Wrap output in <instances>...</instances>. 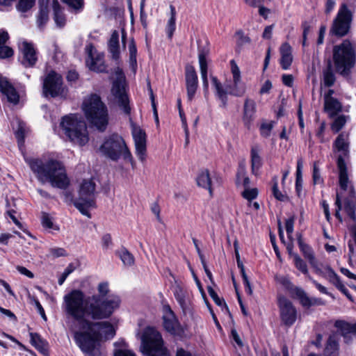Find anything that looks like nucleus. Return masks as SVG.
<instances>
[{
	"mask_svg": "<svg viewBox=\"0 0 356 356\" xmlns=\"http://www.w3.org/2000/svg\"><path fill=\"white\" fill-rule=\"evenodd\" d=\"M50 252L54 257H64L66 255L65 250L61 248L51 249Z\"/></svg>",
	"mask_w": 356,
	"mask_h": 356,
	"instance_id": "nucleus-63",
	"label": "nucleus"
},
{
	"mask_svg": "<svg viewBox=\"0 0 356 356\" xmlns=\"http://www.w3.org/2000/svg\"><path fill=\"white\" fill-rule=\"evenodd\" d=\"M260 147L258 145H254L251 148V168L253 174L257 175L259 168L262 165V160L260 156Z\"/></svg>",
	"mask_w": 356,
	"mask_h": 356,
	"instance_id": "nucleus-24",
	"label": "nucleus"
},
{
	"mask_svg": "<svg viewBox=\"0 0 356 356\" xmlns=\"http://www.w3.org/2000/svg\"><path fill=\"white\" fill-rule=\"evenodd\" d=\"M236 51H240L243 47L251 42L250 38L245 35L242 31H238L236 33Z\"/></svg>",
	"mask_w": 356,
	"mask_h": 356,
	"instance_id": "nucleus-38",
	"label": "nucleus"
},
{
	"mask_svg": "<svg viewBox=\"0 0 356 356\" xmlns=\"http://www.w3.org/2000/svg\"><path fill=\"white\" fill-rule=\"evenodd\" d=\"M207 291H208L209 295L210 296V297L213 299V300L215 302V303L217 305L224 306L226 308V309H228V307H227L225 300L218 297V294L216 293V292L214 291V289L212 287L208 286Z\"/></svg>",
	"mask_w": 356,
	"mask_h": 356,
	"instance_id": "nucleus-46",
	"label": "nucleus"
},
{
	"mask_svg": "<svg viewBox=\"0 0 356 356\" xmlns=\"http://www.w3.org/2000/svg\"><path fill=\"white\" fill-rule=\"evenodd\" d=\"M292 293L300 300V304L305 307H310L312 306L324 305L325 301L321 298L309 297L306 292L299 287H295L292 290Z\"/></svg>",
	"mask_w": 356,
	"mask_h": 356,
	"instance_id": "nucleus-17",
	"label": "nucleus"
},
{
	"mask_svg": "<svg viewBox=\"0 0 356 356\" xmlns=\"http://www.w3.org/2000/svg\"><path fill=\"white\" fill-rule=\"evenodd\" d=\"M14 54V51H13V49L6 45V44H3L1 46H0V58L1 59H5V58H10L13 56Z\"/></svg>",
	"mask_w": 356,
	"mask_h": 356,
	"instance_id": "nucleus-52",
	"label": "nucleus"
},
{
	"mask_svg": "<svg viewBox=\"0 0 356 356\" xmlns=\"http://www.w3.org/2000/svg\"><path fill=\"white\" fill-rule=\"evenodd\" d=\"M197 184L199 186L208 189L210 195L212 196L211 181L208 170H204L198 175Z\"/></svg>",
	"mask_w": 356,
	"mask_h": 356,
	"instance_id": "nucleus-30",
	"label": "nucleus"
},
{
	"mask_svg": "<svg viewBox=\"0 0 356 356\" xmlns=\"http://www.w3.org/2000/svg\"><path fill=\"white\" fill-rule=\"evenodd\" d=\"M257 105L254 99L246 97L243 108V122L245 126L250 129L251 123L255 118Z\"/></svg>",
	"mask_w": 356,
	"mask_h": 356,
	"instance_id": "nucleus-19",
	"label": "nucleus"
},
{
	"mask_svg": "<svg viewBox=\"0 0 356 356\" xmlns=\"http://www.w3.org/2000/svg\"><path fill=\"white\" fill-rule=\"evenodd\" d=\"M30 337L31 344L40 352L43 354H46L47 353V345L46 341H44L37 333H31Z\"/></svg>",
	"mask_w": 356,
	"mask_h": 356,
	"instance_id": "nucleus-34",
	"label": "nucleus"
},
{
	"mask_svg": "<svg viewBox=\"0 0 356 356\" xmlns=\"http://www.w3.org/2000/svg\"><path fill=\"white\" fill-rule=\"evenodd\" d=\"M116 254L120 258L125 266H131L134 263V256L124 248L116 252Z\"/></svg>",
	"mask_w": 356,
	"mask_h": 356,
	"instance_id": "nucleus-36",
	"label": "nucleus"
},
{
	"mask_svg": "<svg viewBox=\"0 0 356 356\" xmlns=\"http://www.w3.org/2000/svg\"><path fill=\"white\" fill-rule=\"evenodd\" d=\"M102 241L104 249H108L112 245V238L109 234L104 235Z\"/></svg>",
	"mask_w": 356,
	"mask_h": 356,
	"instance_id": "nucleus-62",
	"label": "nucleus"
},
{
	"mask_svg": "<svg viewBox=\"0 0 356 356\" xmlns=\"http://www.w3.org/2000/svg\"><path fill=\"white\" fill-rule=\"evenodd\" d=\"M278 304L282 321L287 326L292 325L297 318V311L290 300L285 297H280Z\"/></svg>",
	"mask_w": 356,
	"mask_h": 356,
	"instance_id": "nucleus-13",
	"label": "nucleus"
},
{
	"mask_svg": "<svg viewBox=\"0 0 356 356\" xmlns=\"http://www.w3.org/2000/svg\"><path fill=\"white\" fill-rule=\"evenodd\" d=\"M0 91L6 96L8 101L15 104L19 102V95L13 86L5 77L0 76Z\"/></svg>",
	"mask_w": 356,
	"mask_h": 356,
	"instance_id": "nucleus-20",
	"label": "nucleus"
},
{
	"mask_svg": "<svg viewBox=\"0 0 356 356\" xmlns=\"http://www.w3.org/2000/svg\"><path fill=\"white\" fill-rule=\"evenodd\" d=\"M245 92V87L243 84H241V82L239 83H236L233 82V86L230 87L229 93L232 95L236 97H241Z\"/></svg>",
	"mask_w": 356,
	"mask_h": 356,
	"instance_id": "nucleus-44",
	"label": "nucleus"
},
{
	"mask_svg": "<svg viewBox=\"0 0 356 356\" xmlns=\"http://www.w3.org/2000/svg\"><path fill=\"white\" fill-rule=\"evenodd\" d=\"M337 167L339 171V181L341 189L346 191L348 188L349 179L348 170L344 159L339 156L337 159Z\"/></svg>",
	"mask_w": 356,
	"mask_h": 356,
	"instance_id": "nucleus-21",
	"label": "nucleus"
},
{
	"mask_svg": "<svg viewBox=\"0 0 356 356\" xmlns=\"http://www.w3.org/2000/svg\"><path fill=\"white\" fill-rule=\"evenodd\" d=\"M120 298L111 296L102 299L97 296L85 298L80 290H72L63 298V309L69 317L80 324V330L74 331V340L86 356H104L99 341L113 338L115 330L108 322L94 323L87 319L108 318L120 307Z\"/></svg>",
	"mask_w": 356,
	"mask_h": 356,
	"instance_id": "nucleus-1",
	"label": "nucleus"
},
{
	"mask_svg": "<svg viewBox=\"0 0 356 356\" xmlns=\"http://www.w3.org/2000/svg\"><path fill=\"white\" fill-rule=\"evenodd\" d=\"M346 122V118L344 115H339L335 118L334 121L331 125L332 130L337 133L339 132L345 125Z\"/></svg>",
	"mask_w": 356,
	"mask_h": 356,
	"instance_id": "nucleus-45",
	"label": "nucleus"
},
{
	"mask_svg": "<svg viewBox=\"0 0 356 356\" xmlns=\"http://www.w3.org/2000/svg\"><path fill=\"white\" fill-rule=\"evenodd\" d=\"M129 54L130 65L134 67L136 65L137 63V49L135 41L133 38L131 39L129 44Z\"/></svg>",
	"mask_w": 356,
	"mask_h": 356,
	"instance_id": "nucleus-41",
	"label": "nucleus"
},
{
	"mask_svg": "<svg viewBox=\"0 0 356 356\" xmlns=\"http://www.w3.org/2000/svg\"><path fill=\"white\" fill-rule=\"evenodd\" d=\"M258 195V190L256 188H246L242 193V196L248 201L254 200Z\"/></svg>",
	"mask_w": 356,
	"mask_h": 356,
	"instance_id": "nucleus-49",
	"label": "nucleus"
},
{
	"mask_svg": "<svg viewBox=\"0 0 356 356\" xmlns=\"http://www.w3.org/2000/svg\"><path fill=\"white\" fill-rule=\"evenodd\" d=\"M294 220H295L293 217L289 218L286 220L285 227L289 238L293 232Z\"/></svg>",
	"mask_w": 356,
	"mask_h": 356,
	"instance_id": "nucleus-59",
	"label": "nucleus"
},
{
	"mask_svg": "<svg viewBox=\"0 0 356 356\" xmlns=\"http://www.w3.org/2000/svg\"><path fill=\"white\" fill-rule=\"evenodd\" d=\"M334 326L343 334L356 333V323L351 324L345 321L338 320L335 322Z\"/></svg>",
	"mask_w": 356,
	"mask_h": 356,
	"instance_id": "nucleus-35",
	"label": "nucleus"
},
{
	"mask_svg": "<svg viewBox=\"0 0 356 356\" xmlns=\"http://www.w3.org/2000/svg\"><path fill=\"white\" fill-rule=\"evenodd\" d=\"M132 136L134 140L136 154L141 162H144L147 156V145L145 132L139 127L132 128Z\"/></svg>",
	"mask_w": 356,
	"mask_h": 356,
	"instance_id": "nucleus-14",
	"label": "nucleus"
},
{
	"mask_svg": "<svg viewBox=\"0 0 356 356\" xmlns=\"http://www.w3.org/2000/svg\"><path fill=\"white\" fill-rule=\"evenodd\" d=\"M351 21L352 13L350 10L346 3H342L336 18L333 21L330 33L339 37L346 35L349 31Z\"/></svg>",
	"mask_w": 356,
	"mask_h": 356,
	"instance_id": "nucleus-10",
	"label": "nucleus"
},
{
	"mask_svg": "<svg viewBox=\"0 0 356 356\" xmlns=\"http://www.w3.org/2000/svg\"><path fill=\"white\" fill-rule=\"evenodd\" d=\"M82 108L89 122L102 131L106 129L108 122V110L99 95L94 94L87 97Z\"/></svg>",
	"mask_w": 356,
	"mask_h": 356,
	"instance_id": "nucleus-3",
	"label": "nucleus"
},
{
	"mask_svg": "<svg viewBox=\"0 0 356 356\" xmlns=\"http://www.w3.org/2000/svg\"><path fill=\"white\" fill-rule=\"evenodd\" d=\"M312 179L314 184H320L323 182V179L321 178L320 170L318 166V162H314L313 165V174Z\"/></svg>",
	"mask_w": 356,
	"mask_h": 356,
	"instance_id": "nucleus-51",
	"label": "nucleus"
},
{
	"mask_svg": "<svg viewBox=\"0 0 356 356\" xmlns=\"http://www.w3.org/2000/svg\"><path fill=\"white\" fill-rule=\"evenodd\" d=\"M108 51L111 54L112 58L115 60L120 59V44L119 33L117 31H113L108 42Z\"/></svg>",
	"mask_w": 356,
	"mask_h": 356,
	"instance_id": "nucleus-23",
	"label": "nucleus"
},
{
	"mask_svg": "<svg viewBox=\"0 0 356 356\" xmlns=\"http://www.w3.org/2000/svg\"><path fill=\"white\" fill-rule=\"evenodd\" d=\"M326 279L328 280L329 282L333 284L336 287L341 283L339 277L333 270L327 275Z\"/></svg>",
	"mask_w": 356,
	"mask_h": 356,
	"instance_id": "nucleus-57",
	"label": "nucleus"
},
{
	"mask_svg": "<svg viewBox=\"0 0 356 356\" xmlns=\"http://www.w3.org/2000/svg\"><path fill=\"white\" fill-rule=\"evenodd\" d=\"M48 8L43 7L40 9V12L37 19V24L39 28L42 29L45 24L47 22L49 19L48 17Z\"/></svg>",
	"mask_w": 356,
	"mask_h": 356,
	"instance_id": "nucleus-43",
	"label": "nucleus"
},
{
	"mask_svg": "<svg viewBox=\"0 0 356 356\" xmlns=\"http://www.w3.org/2000/svg\"><path fill=\"white\" fill-rule=\"evenodd\" d=\"M186 291L179 286H177L174 290V295L182 308L186 306Z\"/></svg>",
	"mask_w": 356,
	"mask_h": 356,
	"instance_id": "nucleus-39",
	"label": "nucleus"
},
{
	"mask_svg": "<svg viewBox=\"0 0 356 356\" xmlns=\"http://www.w3.org/2000/svg\"><path fill=\"white\" fill-rule=\"evenodd\" d=\"M293 261L296 267L304 274L308 273V269L306 263L298 254L293 255Z\"/></svg>",
	"mask_w": 356,
	"mask_h": 356,
	"instance_id": "nucleus-47",
	"label": "nucleus"
},
{
	"mask_svg": "<svg viewBox=\"0 0 356 356\" xmlns=\"http://www.w3.org/2000/svg\"><path fill=\"white\" fill-rule=\"evenodd\" d=\"M325 129V123L324 122H321L320 127H318L316 131V136L319 138L321 143H324V132Z\"/></svg>",
	"mask_w": 356,
	"mask_h": 356,
	"instance_id": "nucleus-61",
	"label": "nucleus"
},
{
	"mask_svg": "<svg viewBox=\"0 0 356 356\" xmlns=\"http://www.w3.org/2000/svg\"><path fill=\"white\" fill-rule=\"evenodd\" d=\"M42 225L44 227H46V228H49V229L53 228L54 224H53L52 220H51V217L49 216V214H47L46 213H42Z\"/></svg>",
	"mask_w": 356,
	"mask_h": 356,
	"instance_id": "nucleus-58",
	"label": "nucleus"
},
{
	"mask_svg": "<svg viewBox=\"0 0 356 356\" xmlns=\"http://www.w3.org/2000/svg\"><path fill=\"white\" fill-rule=\"evenodd\" d=\"M74 10H81L83 6V0H61Z\"/></svg>",
	"mask_w": 356,
	"mask_h": 356,
	"instance_id": "nucleus-56",
	"label": "nucleus"
},
{
	"mask_svg": "<svg viewBox=\"0 0 356 356\" xmlns=\"http://www.w3.org/2000/svg\"><path fill=\"white\" fill-rule=\"evenodd\" d=\"M26 162L41 182L49 181L53 187L61 189L68 186L70 180L61 162L54 159L43 161L40 159H26Z\"/></svg>",
	"mask_w": 356,
	"mask_h": 356,
	"instance_id": "nucleus-2",
	"label": "nucleus"
},
{
	"mask_svg": "<svg viewBox=\"0 0 356 356\" xmlns=\"http://www.w3.org/2000/svg\"><path fill=\"white\" fill-rule=\"evenodd\" d=\"M339 355V345L335 336H330L327 341L325 350L324 356H338Z\"/></svg>",
	"mask_w": 356,
	"mask_h": 356,
	"instance_id": "nucleus-31",
	"label": "nucleus"
},
{
	"mask_svg": "<svg viewBox=\"0 0 356 356\" xmlns=\"http://www.w3.org/2000/svg\"><path fill=\"white\" fill-rule=\"evenodd\" d=\"M15 136L18 140L19 144H22L24 143V139L25 136L24 129L20 124H19V127L15 132Z\"/></svg>",
	"mask_w": 356,
	"mask_h": 356,
	"instance_id": "nucleus-60",
	"label": "nucleus"
},
{
	"mask_svg": "<svg viewBox=\"0 0 356 356\" xmlns=\"http://www.w3.org/2000/svg\"><path fill=\"white\" fill-rule=\"evenodd\" d=\"M280 65L283 70H288L293 61V56L291 54V47L287 42L282 44L280 47Z\"/></svg>",
	"mask_w": 356,
	"mask_h": 356,
	"instance_id": "nucleus-22",
	"label": "nucleus"
},
{
	"mask_svg": "<svg viewBox=\"0 0 356 356\" xmlns=\"http://www.w3.org/2000/svg\"><path fill=\"white\" fill-rule=\"evenodd\" d=\"M201 76L203 82L204 90H207L209 87V81L207 78V63L206 60V54L200 51L198 55Z\"/></svg>",
	"mask_w": 356,
	"mask_h": 356,
	"instance_id": "nucleus-28",
	"label": "nucleus"
},
{
	"mask_svg": "<svg viewBox=\"0 0 356 356\" xmlns=\"http://www.w3.org/2000/svg\"><path fill=\"white\" fill-rule=\"evenodd\" d=\"M350 197L345 202L344 209L348 214V216L352 218L353 220H356L355 217V204L354 202V199L355 197V192L353 186L350 187Z\"/></svg>",
	"mask_w": 356,
	"mask_h": 356,
	"instance_id": "nucleus-29",
	"label": "nucleus"
},
{
	"mask_svg": "<svg viewBox=\"0 0 356 356\" xmlns=\"http://www.w3.org/2000/svg\"><path fill=\"white\" fill-rule=\"evenodd\" d=\"M185 82L188 100L191 101L198 87V78L195 67L191 65L185 67Z\"/></svg>",
	"mask_w": 356,
	"mask_h": 356,
	"instance_id": "nucleus-15",
	"label": "nucleus"
},
{
	"mask_svg": "<svg viewBox=\"0 0 356 356\" xmlns=\"http://www.w3.org/2000/svg\"><path fill=\"white\" fill-rule=\"evenodd\" d=\"M86 50L88 54L86 59L87 67L96 72H105L106 65L104 63V54L97 52L92 44L88 45Z\"/></svg>",
	"mask_w": 356,
	"mask_h": 356,
	"instance_id": "nucleus-12",
	"label": "nucleus"
},
{
	"mask_svg": "<svg viewBox=\"0 0 356 356\" xmlns=\"http://www.w3.org/2000/svg\"><path fill=\"white\" fill-rule=\"evenodd\" d=\"M35 0H19L17 8L22 12H26L33 7Z\"/></svg>",
	"mask_w": 356,
	"mask_h": 356,
	"instance_id": "nucleus-53",
	"label": "nucleus"
},
{
	"mask_svg": "<svg viewBox=\"0 0 356 356\" xmlns=\"http://www.w3.org/2000/svg\"><path fill=\"white\" fill-rule=\"evenodd\" d=\"M114 356H136L135 354L129 350H117L114 353Z\"/></svg>",
	"mask_w": 356,
	"mask_h": 356,
	"instance_id": "nucleus-64",
	"label": "nucleus"
},
{
	"mask_svg": "<svg viewBox=\"0 0 356 356\" xmlns=\"http://www.w3.org/2000/svg\"><path fill=\"white\" fill-rule=\"evenodd\" d=\"M60 127L69 140L79 146H83L89 140L87 126L84 120L75 114L64 116Z\"/></svg>",
	"mask_w": 356,
	"mask_h": 356,
	"instance_id": "nucleus-5",
	"label": "nucleus"
},
{
	"mask_svg": "<svg viewBox=\"0 0 356 356\" xmlns=\"http://www.w3.org/2000/svg\"><path fill=\"white\" fill-rule=\"evenodd\" d=\"M95 184L92 181L84 180L80 186L79 197L74 201V207L83 216L90 218L88 211L95 207Z\"/></svg>",
	"mask_w": 356,
	"mask_h": 356,
	"instance_id": "nucleus-8",
	"label": "nucleus"
},
{
	"mask_svg": "<svg viewBox=\"0 0 356 356\" xmlns=\"http://www.w3.org/2000/svg\"><path fill=\"white\" fill-rule=\"evenodd\" d=\"M325 111L332 118L341 111V104L335 98L324 100Z\"/></svg>",
	"mask_w": 356,
	"mask_h": 356,
	"instance_id": "nucleus-27",
	"label": "nucleus"
},
{
	"mask_svg": "<svg viewBox=\"0 0 356 356\" xmlns=\"http://www.w3.org/2000/svg\"><path fill=\"white\" fill-rule=\"evenodd\" d=\"M273 186L272 188V193H273V195L275 197V198L281 202L287 201L288 200L287 195L285 194H283L278 189V184H277V178L276 177L273 178Z\"/></svg>",
	"mask_w": 356,
	"mask_h": 356,
	"instance_id": "nucleus-42",
	"label": "nucleus"
},
{
	"mask_svg": "<svg viewBox=\"0 0 356 356\" xmlns=\"http://www.w3.org/2000/svg\"><path fill=\"white\" fill-rule=\"evenodd\" d=\"M63 80L60 74L54 71L49 72L43 81V92L46 97H55L63 95L65 90L62 87Z\"/></svg>",
	"mask_w": 356,
	"mask_h": 356,
	"instance_id": "nucleus-11",
	"label": "nucleus"
},
{
	"mask_svg": "<svg viewBox=\"0 0 356 356\" xmlns=\"http://www.w3.org/2000/svg\"><path fill=\"white\" fill-rule=\"evenodd\" d=\"M20 50L22 56L20 60L22 65L25 67H33L38 60L37 51L33 44L24 41L22 43Z\"/></svg>",
	"mask_w": 356,
	"mask_h": 356,
	"instance_id": "nucleus-16",
	"label": "nucleus"
},
{
	"mask_svg": "<svg viewBox=\"0 0 356 356\" xmlns=\"http://www.w3.org/2000/svg\"><path fill=\"white\" fill-rule=\"evenodd\" d=\"M141 351L148 356H170L163 346L161 334L153 327H147L140 337Z\"/></svg>",
	"mask_w": 356,
	"mask_h": 356,
	"instance_id": "nucleus-7",
	"label": "nucleus"
},
{
	"mask_svg": "<svg viewBox=\"0 0 356 356\" xmlns=\"http://www.w3.org/2000/svg\"><path fill=\"white\" fill-rule=\"evenodd\" d=\"M99 151L103 156L114 161L122 156L124 161L131 163L133 169L136 168V163L125 141L118 134H112L106 138Z\"/></svg>",
	"mask_w": 356,
	"mask_h": 356,
	"instance_id": "nucleus-4",
	"label": "nucleus"
},
{
	"mask_svg": "<svg viewBox=\"0 0 356 356\" xmlns=\"http://www.w3.org/2000/svg\"><path fill=\"white\" fill-rule=\"evenodd\" d=\"M97 289L99 295H96L97 296H99L102 299H106L109 297V296L106 297V296L108 294L109 291L108 283L102 282L99 284ZM111 296V295H110V296Z\"/></svg>",
	"mask_w": 356,
	"mask_h": 356,
	"instance_id": "nucleus-55",
	"label": "nucleus"
},
{
	"mask_svg": "<svg viewBox=\"0 0 356 356\" xmlns=\"http://www.w3.org/2000/svg\"><path fill=\"white\" fill-rule=\"evenodd\" d=\"M356 44L345 40L333 48V61L336 70L343 76L349 74L355 63Z\"/></svg>",
	"mask_w": 356,
	"mask_h": 356,
	"instance_id": "nucleus-6",
	"label": "nucleus"
},
{
	"mask_svg": "<svg viewBox=\"0 0 356 356\" xmlns=\"http://www.w3.org/2000/svg\"><path fill=\"white\" fill-rule=\"evenodd\" d=\"M273 127V123L272 122L262 123L260 127L261 135L266 138L268 137L270 134Z\"/></svg>",
	"mask_w": 356,
	"mask_h": 356,
	"instance_id": "nucleus-54",
	"label": "nucleus"
},
{
	"mask_svg": "<svg viewBox=\"0 0 356 356\" xmlns=\"http://www.w3.org/2000/svg\"><path fill=\"white\" fill-rule=\"evenodd\" d=\"M52 7L54 15V19L56 25L59 27H63L65 24V17L58 0L53 1Z\"/></svg>",
	"mask_w": 356,
	"mask_h": 356,
	"instance_id": "nucleus-32",
	"label": "nucleus"
},
{
	"mask_svg": "<svg viewBox=\"0 0 356 356\" xmlns=\"http://www.w3.org/2000/svg\"><path fill=\"white\" fill-rule=\"evenodd\" d=\"M231 65V71L233 75V82L239 83L241 81V72L240 70L234 60L230 61Z\"/></svg>",
	"mask_w": 356,
	"mask_h": 356,
	"instance_id": "nucleus-48",
	"label": "nucleus"
},
{
	"mask_svg": "<svg viewBox=\"0 0 356 356\" xmlns=\"http://www.w3.org/2000/svg\"><path fill=\"white\" fill-rule=\"evenodd\" d=\"M170 13L171 17L169 19L166 27L167 33L169 38H171L173 35V33L175 30V15L176 11L174 6H170Z\"/></svg>",
	"mask_w": 356,
	"mask_h": 356,
	"instance_id": "nucleus-40",
	"label": "nucleus"
},
{
	"mask_svg": "<svg viewBox=\"0 0 356 356\" xmlns=\"http://www.w3.org/2000/svg\"><path fill=\"white\" fill-rule=\"evenodd\" d=\"M334 145L338 151H341L344 155H346L348 148L347 136L343 134H339L335 140Z\"/></svg>",
	"mask_w": 356,
	"mask_h": 356,
	"instance_id": "nucleus-37",
	"label": "nucleus"
},
{
	"mask_svg": "<svg viewBox=\"0 0 356 356\" xmlns=\"http://www.w3.org/2000/svg\"><path fill=\"white\" fill-rule=\"evenodd\" d=\"M211 78L218 98L221 101L223 106H225L227 102V92L223 89L222 84L216 76H212Z\"/></svg>",
	"mask_w": 356,
	"mask_h": 356,
	"instance_id": "nucleus-33",
	"label": "nucleus"
},
{
	"mask_svg": "<svg viewBox=\"0 0 356 356\" xmlns=\"http://www.w3.org/2000/svg\"><path fill=\"white\" fill-rule=\"evenodd\" d=\"M336 81V76L330 60H327V65L323 69V82L325 86H332Z\"/></svg>",
	"mask_w": 356,
	"mask_h": 356,
	"instance_id": "nucleus-25",
	"label": "nucleus"
},
{
	"mask_svg": "<svg viewBox=\"0 0 356 356\" xmlns=\"http://www.w3.org/2000/svg\"><path fill=\"white\" fill-rule=\"evenodd\" d=\"M114 72L116 76V79L113 82L111 88L113 101L122 109L124 113L129 114L131 108L124 86L125 79L124 72L120 67H117Z\"/></svg>",
	"mask_w": 356,
	"mask_h": 356,
	"instance_id": "nucleus-9",
	"label": "nucleus"
},
{
	"mask_svg": "<svg viewBox=\"0 0 356 356\" xmlns=\"http://www.w3.org/2000/svg\"><path fill=\"white\" fill-rule=\"evenodd\" d=\"M163 327L165 330L173 335H178L181 330L180 325L172 311L168 308L163 316Z\"/></svg>",
	"mask_w": 356,
	"mask_h": 356,
	"instance_id": "nucleus-18",
	"label": "nucleus"
},
{
	"mask_svg": "<svg viewBox=\"0 0 356 356\" xmlns=\"http://www.w3.org/2000/svg\"><path fill=\"white\" fill-rule=\"evenodd\" d=\"M317 274L326 278L327 275L332 270L330 266H319L318 262L316 263V266H312Z\"/></svg>",
	"mask_w": 356,
	"mask_h": 356,
	"instance_id": "nucleus-50",
	"label": "nucleus"
},
{
	"mask_svg": "<svg viewBox=\"0 0 356 356\" xmlns=\"http://www.w3.org/2000/svg\"><path fill=\"white\" fill-rule=\"evenodd\" d=\"M298 243L305 258L308 260L312 266H316L317 261L315 258L314 252L310 246L302 241L301 235H300L298 238Z\"/></svg>",
	"mask_w": 356,
	"mask_h": 356,
	"instance_id": "nucleus-26",
	"label": "nucleus"
}]
</instances>
